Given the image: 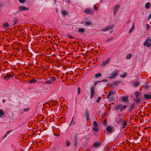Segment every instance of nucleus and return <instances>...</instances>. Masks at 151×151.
I'll list each match as a JSON object with an SVG mask.
<instances>
[{"mask_svg": "<svg viewBox=\"0 0 151 151\" xmlns=\"http://www.w3.org/2000/svg\"><path fill=\"white\" fill-rule=\"evenodd\" d=\"M55 78L54 77H52L50 78H49L45 82V84H51L55 80Z\"/></svg>", "mask_w": 151, "mask_h": 151, "instance_id": "1", "label": "nucleus"}, {"mask_svg": "<svg viewBox=\"0 0 151 151\" xmlns=\"http://www.w3.org/2000/svg\"><path fill=\"white\" fill-rule=\"evenodd\" d=\"M127 106V105H124L123 106L121 104H119L116 105V109L117 111H119L120 112H121L123 110V109H125Z\"/></svg>", "mask_w": 151, "mask_h": 151, "instance_id": "2", "label": "nucleus"}, {"mask_svg": "<svg viewBox=\"0 0 151 151\" xmlns=\"http://www.w3.org/2000/svg\"><path fill=\"white\" fill-rule=\"evenodd\" d=\"M144 45L149 47L151 46V39L147 38L145 41Z\"/></svg>", "mask_w": 151, "mask_h": 151, "instance_id": "3", "label": "nucleus"}, {"mask_svg": "<svg viewBox=\"0 0 151 151\" xmlns=\"http://www.w3.org/2000/svg\"><path fill=\"white\" fill-rule=\"evenodd\" d=\"M118 72V70H114L111 74V76L108 77V78L111 79L115 77L116 76Z\"/></svg>", "mask_w": 151, "mask_h": 151, "instance_id": "4", "label": "nucleus"}, {"mask_svg": "<svg viewBox=\"0 0 151 151\" xmlns=\"http://www.w3.org/2000/svg\"><path fill=\"white\" fill-rule=\"evenodd\" d=\"M114 93L111 92V90L110 91L108 94L106 96V98H107L109 100L111 101L113 100V98L111 97L113 95Z\"/></svg>", "mask_w": 151, "mask_h": 151, "instance_id": "5", "label": "nucleus"}, {"mask_svg": "<svg viewBox=\"0 0 151 151\" xmlns=\"http://www.w3.org/2000/svg\"><path fill=\"white\" fill-rule=\"evenodd\" d=\"M120 6L119 5H116L113 8L114 15H115L118 12Z\"/></svg>", "mask_w": 151, "mask_h": 151, "instance_id": "6", "label": "nucleus"}, {"mask_svg": "<svg viewBox=\"0 0 151 151\" xmlns=\"http://www.w3.org/2000/svg\"><path fill=\"white\" fill-rule=\"evenodd\" d=\"M122 118L121 117V116L119 115H117L116 117L115 121L117 123L122 122Z\"/></svg>", "mask_w": 151, "mask_h": 151, "instance_id": "7", "label": "nucleus"}, {"mask_svg": "<svg viewBox=\"0 0 151 151\" xmlns=\"http://www.w3.org/2000/svg\"><path fill=\"white\" fill-rule=\"evenodd\" d=\"M93 125L94 127L93 128V130L95 132H97L98 131V124L96 121L93 122Z\"/></svg>", "mask_w": 151, "mask_h": 151, "instance_id": "8", "label": "nucleus"}, {"mask_svg": "<svg viewBox=\"0 0 151 151\" xmlns=\"http://www.w3.org/2000/svg\"><path fill=\"white\" fill-rule=\"evenodd\" d=\"M94 12L93 9H87L85 10L84 11V12L86 14H92Z\"/></svg>", "mask_w": 151, "mask_h": 151, "instance_id": "9", "label": "nucleus"}, {"mask_svg": "<svg viewBox=\"0 0 151 151\" xmlns=\"http://www.w3.org/2000/svg\"><path fill=\"white\" fill-rule=\"evenodd\" d=\"M94 92H95V88L93 86H91V88L90 89V92H91V95H90V97L91 98H92L94 94Z\"/></svg>", "mask_w": 151, "mask_h": 151, "instance_id": "10", "label": "nucleus"}, {"mask_svg": "<svg viewBox=\"0 0 151 151\" xmlns=\"http://www.w3.org/2000/svg\"><path fill=\"white\" fill-rule=\"evenodd\" d=\"M113 27V25H110L106 28L103 29L102 31L103 32H106L108 30L111 29Z\"/></svg>", "mask_w": 151, "mask_h": 151, "instance_id": "11", "label": "nucleus"}, {"mask_svg": "<svg viewBox=\"0 0 151 151\" xmlns=\"http://www.w3.org/2000/svg\"><path fill=\"white\" fill-rule=\"evenodd\" d=\"M19 9L21 11H27L29 10V8L24 6H20L19 7Z\"/></svg>", "mask_w": 151, "mask_h": 151, "instance_id": "12", "label": "nucleus"}, {"mask_svg": "<svg viewBox=\"0 0 151 151\" xmlns=\"http://www.w3.org/2000/svg\"><path fill=\"white\" fill-rule=\"evenodd\" d=\"M144 97L145 99H151V95L148 94H145L144 95Z\"/></svg>", "mask_w": 151, "mask_h": 151, "instance_id": "13", "label": "nucleus"}, {"mask_svg": "<svg viewBox=\"0 0 151 151\" xmlns=\"http://www.w3.org/2000/svg\"><path fill=\"white\" fill-rule=\"evenodd\" d=\"M3 25L4 28L7 29L9 27V24L7 22H6L5 23L3 24Z\"/></svg>", "mask_w": 151, "mask_h": 151, "instance_id": "14", "label": "nucleus"}, {"mask_svg": "<svg viewBox=\"0 0 151 151\" xmlns=\"http://www.w3.org/2000/svg\"><path fill=\"white\" fill-rule=\"evenodd\" d=\"M109 59H110L109 58L107 59L106 60L103 61L102 63V65L104 66L108 63L109 61Z\"/></svg>", "mask_w": 151, "mask_h": 151, "instance_id": "15", "label": "nucleus"}, {"mask_svg": "<svg viewBox=\"0 0 151 151\" xmlns=\"http://www.w3.org/2000/svg\"><path fill=\"white\" fill-rule=\"evenodd\" d=\"M93 147H94L96 148V147H99L101 145V143L99 142H94L93 143Z\"/></svg>", "mask_w": 151, "mask_h": 151, "instance_id": "16", "label": "nucleus"}, {"mask_svg": "<svg viewBox=\"0 0 151 151\" xmlns=\"http://www.w3.org/2000/svg\"><path fill=\"white\" fill-rule=\"evenodd\" d=\"M132 83L133 84V86H134L137 87L139 86L140 84V83L138 81H136L133 82Z\"/></svg>", "mask_w": 151, "mask_h": 151, "instance_id": "17", "label": "nucleus"}, {"mask_svg": "<svg viewBox=\"0 0 151 151\" xmlns=\"http://www.w3.org/2000/svg\"><path fill=\"white\" fill-rule=\"evenodd\" d=\"M128 97L127 96H123L122 97V100L123 102H126L127 101Z\"/></svg>", "mask_w": 151, "mask_h": 151, "instance_id": "18", "label": "nucleus"}, {"mask_svg": "<svg viewBox=\"0 0 151 151\" xmlns=\"http://www.w3.org/2000/svg\"><path fill=\"white\" fill-rule=\"evenodd\" d=\"M106 130L107 132L109 133L111 132L112 131V129L110 126H108L107 127Z\"/></svg>", "mask_w": 151, "mask_h": 151, "instance_id": "19", "label": "nucleus"}, {"mask_svg": "<svg viewBox=\"0 0 151 151\" xmlns=\"http://www.w3.org/2000/svg\"><path fill=\"white\" fill-rule=\"evenodd\" d=\"M84 116H85L87 121L88 120L89 118V113L87 111H86Z\"/></svg>", "mask_w": 151, "mask_h": 151, "instance_id": "20", "label": "nucleus"}, {"mask_svg": "<svg viewBox=\"0 0 151 151\" xmlns=\"http://www.w3.org/2000/svg\"><path fill=\"white\" fill-rule=\"evenodd\" d=\"M85 24L87 26L92 25V23L89 21H87L85 22Z\"/></svg>", "mask_w": 151, "mask_h": 151, "instance_id": "21", "label": "nucleus"}, {"mask_svg": "<svg viewBox=\"0 0 151 151\" xmlns=\"http://www.w3.org/2000/svg\"><path fill=\"white\" fill-rule=\"evenodd\" d=\"M85 31V29L84 28H80L78 29V32L81 33H82Z\"/></svg>", "mask_w": 151, "mask_h": 151, "instance_id": "22", "label": "nucleus"}, {"mask_svg": "<svg viewBox=\"0 0 151 151\" xmlns=\"http://www.w3.org/2000/svg\"><path fill=\"white\" fill-rule=\"evenodd\" d=\"M37 81V80L36 79H33L29 81L28 83H35Z\"/></svg>", "mask_w": 151, "mask_h": 151, "instance_id": "23", "label": "nucleus"}, {"mask_svg": "<svg viewBox=\"0 0 151 151\" xmlns=\"http://www.w3.org/2000/svg\"><path fill=\"white\" fill-rule=\"evenodd\" d=\"M134 22H133L132 24L131 28L130 29V30L129 31V33H131L133 31V30L134 29Z\"/></svg>", "mask_w": 151, "mask_h": 151, "instance_id": "24", "label": "nucleus"}, {"mask_svg": "<svg viewBox=\"0 0 151 151\" xmlns=\"http://www.w3.org/2000/svg\"><path fill=\"white\" fill-rule=\"evenodd\" d=\"M11 76V75L10 74L7 73L6 76L4 77V78L6 79L7 80H8Z\"/></svg>", "mask_w": 151, "mask_h": 151, "instance_id": "25", "label": "nucleus"}, {"mask_svg": "<svg viewBox=\"0 0 151 151\" xmlns=\"http://www.w3.org/2000/svg\"><path fill=\"white\" fill-rule=\"evenodd\" d=\"M4 114V113L3 111L1 109H0V117H2Z\"/></svg>", "mask_w": 151, "mask_h": 151, "instance_id": "26", "label": "nucleus"}, {"mask_svg": "<svg viewBox=\"0 0 151 151\" xmlns=\"http://www.w3.org/2000/svg\"><path fill=\"white\" fill-rule=\"evenodd\" d=\"M135 94V96L137 97H138L140 95L141 93L139 91H137L136 92Z\"/></svg>", "mask_w": 151, "mask_h": 151, "instance_id": "27", "label": "nucleus"}, {"mask_svg": "<svg viewBox=\"0 0 151 151\" xmlns=\"http://www.w3.org/2000/svg\"><path fill=\"white\" fill-rule=\"evenodd\" d=\"M101 73H96L95 76V78H98L99 77H101Z\"/></svg>", "mask_w": 151, "mask_h": 151, "instance_id": "28", "label": "nucleus"}, {"mask_svg": "<svg viewBox=\"0 0 151 151\" xmlns=\"http://www.w3.org/2000/svg\"><path fill=\"white\" fill-rule=\"evenodd\" d=\"M150 4L149 2H148L145 4V7L147 9H149L150 7Z\"/></svg>", "mask_w": 151, "mask_h": 151, "instance_id": "29", "label": "nucleus"}, {"mask_svg": "<svg viewBox=\"0 0 151 151\" xmlns=\"http://www.w3.org/2000/svg\"><path fill=\"white\" fill-rule=\"evenodd\" d=\"M13 22H14L13 25H14L17 23V18L16 17H14L13 20Z\"/></svg>", "mask_w": 151, "mask_h": 151, "instance_id": "30", "label": "nucleus"}, {"mask_svg": "<svg viewBox=\"0 0 151 151\" xmlns=\"http://www.w3.org/2000/svg\"><path fill=\"white\" fill-rule=\"evenodd\" d=\"M127 125V122L126 121L124 120L123 121V126L122 128H125Z\"/></svg>", "mask_w": 151, "mask_h": 151, "instance_id": "31", "label": "nucleus"}, {"mask_svg": "<svg viewBox=\"0 0 151 151\" xmlns=\"http://www.w3.org/2000/svg\"><path fill=\"white\" fill-rule=\"evenodd\" d=\"M62 14L63 15H66L67 14V12L65 10H63L62 12Z\"/></svg>", "mask_w": 151, "mask_h": 151, "instance_id": "32", "label": "nucleus"}, {"mask_svg": "<svg viewBox=\"0 0 151 151\" xmlns=\"http://www.w3.org/2000/svg\"><path fill=\"white\" fill-rule=\"evenodd\" d=\"M127 75V73H124L123 74L121 75V76L122 78H124Z\"/></svg>", "mask_w": 151, "mask_h": 151, "instance_id": "33", "label": "nucleus"}, {"mask_svg": "<svg viewBox=\"0 0 151 151\" xmlns=\"http://www.w3.org/2000/svg\"><path fill=\"white\" fill-rule=\"evenodd\" d=\"M131 56H132V55L131 54H128L127 55L126 57V58L127 59H129L130 58H131Z\"/></svg>", "mask_w": 151, "mask_h": 151, "instance_id": "34", "label": "nucleus"}, {"mask_svg": "<svg viewBox=\"0 0 151 151\" xmlns=\"http://www.w3.org/2000/svg\"><path fill=\"white\" fill-rule=\"evenodd\" d=\"M65 143L66 145L68 147L70 145V142L68 141H66Z\"/></svg>", "mask_w": 151, "mask_h": 151, "instance_id": "35", "label": "nucleus"}, {"mask_svg": "<svg viewBox=\"0 0 151 151\" xmlns=\"http://www.w3.org/2000/svg\"><path fill=\"white\" fill-rule=\"evenodd\" d=\"M140 99L138 97H137L135 99V101L137 102H140Z\"/></svg>", "mask_w": 151, "mask_h": 151, "instance_id": "36", "label": "nucleus"}, {"mask_svg": "<svg viewBox=\"0 0 151 151\" xmlns=\"http://www.w3.org/2000/svg\"><path fill=\"white\" fill-rule=\"evenodd\" d=\"M10 132V131H8L6 133V134H5L4 135V137L3 138H5L6 137V136L8 135V134H9V133Z\"/></svg>", "mask_w": 151, "mask_h": 151, "instance_id": "37", "label": "nucleus"}, {"mask_svg": "<svg viewBox=\"0 0 151 151\" xmlns=\"http://www.w3.org/2000/svg\"><path fill=\"white\" fill-rule=\"evenodd\" d=\"M146 28H147V30H148L149 29V25L148 24H146Z\"/></svg>", "mask_w": 151, "mask_h": 151, "instance_id": "38", "label": "nucleus"}, {"mask_svg": "<svg viewBox=\"0 0 151 151\" xmlns=\"http://www.w3.org/2000/svg\"><path fill=\"white\" fill-rule=\"evenodd\" d=\"M74 140L75 142V145H76V144L77 142V138L76 137H74Z\"/></svg>", "mask_w": 151, "mask_h": 151, "instance_id": "39", "label": "nucleus"}, {"mask_svg": "<svg viewBox=\"0 0 151 151\" xmlns=\"http://www.w3.org/2000/svg\"><path fill=\"white\" fill-rule=\"evenodd\" d=\"M101 81H98L97 82H94V86H96V85L98 83H99L100 82H101Z\"/></svg>", "mask_w": 151, "mask_h": 151, "instance_id": "40", "label": "nucleus"}, {"mask_svg": "<svg viewBox=\"0 0 151 151\" xmlns=\"http://www.w3.org/2000/svg\"><path fill=\"white\" fill-rule=\"evenodd\" d=\"M29 111V109L28 108L24 109L23 110V111L25 112H28Z\"/></svg>", "mask_w": 151, "mask_h": 151, "instance_id": "41", "label": "nucleus"}, {"mask_svg": "<svg viewBox=\"0 0 151 151\" xmlns=\"http://www.w3.org/2000/svg\"><path fill=\"white\" fill-rule=\"evenodd\" d=\"M19 1L20 3H23L25 1V0H19Z\"/></svg>", "mask_w": 151, "mask_h": 151, "instance_id": "42", "label": "nucleus"}, {"mask_svg": "<svg viewBox=\"0 0 151 151\" xmlns=\"http://www.w3.org/2000/svg\"><path fill=\"white\" fill-rule=\"evenodd\" d=\"M113 39V38H111L108 39V40H106V42H109V41H111V40H112Z\"/></svg>", "mask_w": 151, "mask_h": 151, "instance_id": "43", "label": "nucleus"}, {"mask_svg": "<svg viewBox=\"0 0 151 151\" xmlns=\"http://www.w3.org/2000/svg\"><path fill=\"white\" fill-rule=\"evenodd\" d=\"M101 99V98L100 97H99L98 98V99L97 100V102H99V100Z\"/></svg>", "mask_w": 151, "mask_h": 151, "instance_id": "44", "label": "nucleus"}, {"mask_svg": "<svg viewBox=\"0 0 151 151\" xmlns=\"http://www.w3.org/2000/svg\"><path fill=\"white\" fill-rule=\"evenodd\" d=\"M151 13L149 14V16L147 18V20L148 21H149L150 19L151 18Z\"/></svg>", "mask_w": 151, "mask_h": 151, "instance_id": "45", "label": "nucleus"}, {"mask_svg": "<svg viewBox=\"0 0 151 151\" xmlns=\"http://www.w3.org/2000/svg\"><path fill=\"white\" fill-rule=\"evenodd\" d=\"M101 81V82H107L108 81V80H107V79H104L103 80L101 81Z\"/></svg>", "mask_w": 151, "mask_h": 151, "instance_id": "46", "label": "nucleus"}, {"mask_svg": "<svg viewBox=\"0 0 151 151\" xmlns=\"http://www.w3.org/2000/svg\"><path fill=\"white\" fill-rule=\"evenodd\" d=\"M78 94H79L80 92V87H78Z\"/></svg>", "mask_w": 151, "mask_h": 151, "instance_id": "47", "label": "nucleus"}, {"mask_svg": "<svg viewBox=\"0 0 151 151\" xmlns=\"http://www.w3.org/2000/svg\"><path fill=\"white\" fill-rule=\"evenodd\" d=\"M107 122V120L106 119H105L104 120V123H105V126H106V123Z\"/></svg>", "mask_w": 151, "mask_h": 151, "instance_id": "48", "label": "nucleus"}, {"mask_svg": "<svg viewBox=\"0 0 151 151\" xmlns=\"http://www.w3.org/2000/svg\"><path fill=\"white\" fill-rule=\"evenodd\" d=\"M94 9L96 10H97V7L96 6H94Z\"/></svg>", "mask_w": 151, "mask_h": 151, "instance_id": "49", "label": "nucleus"}, {"mask_svg": "<svg viewBox=\"0 0 151 151\" xmlns=\"http://www.w3.org/2000/svg\"><path fill=\"white\" fill-rule=\"evenodd\" d=\"M69 37L70 39H74V37H73L72 36H71V35L69 36Z\"/></svg>", "mask_w": 151, "mask_h": 151, "instance_id": "50", "label": "nucleus"}, {"mask_svg": "<svg viewBox=\"0 0 151 151\" xmlns=\"http://www.w3.org/2000/svg\"><path fill=\"white\" fill-rule=\"evenodd\" d=\"M73 117L72 119V120H71V122L70 123V125H71V123L73 121Z\"/></svg>", "mask_w": 151, "mask_h": 151, "instance_id": "51", "label": "nucleus"}, {"mask_svg": "<svg viewBox=\"0 0 151 151\" xmlns=\"http://www.w3.org/2000/svg\"><path fill=\"white\" fill-rule=\"evenodd\" d=\"M24 111H21V113L23 114L24 113Z\"/></svg>", "mask_w": 151, "mask_h": 151, "instance_id": "52", "label": "nucleus"}]
</instances>
